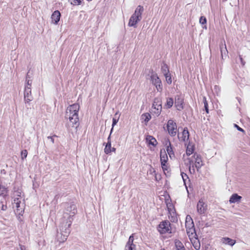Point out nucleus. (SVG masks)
<instances>
[{
    "instance_id": "11",
    "label": "nucleus",
    "mask_w": 250,
    "mask_h": 250,
    "mask_svg": "<svg viewBox=\"0 0 250 250\" xmlns=\"http://www.w3.org/2000/svg\"><path fill=\"white\" fill-rule=\"evenodd\" d=\"M207 209V206L202 200H200L197 205V211L199 214H204Z\"/></svg>"
},
{
    "instance_id": "16",
    "label": "nucleus",
    "mask_w": 250,
    "mask_h": 250,
    "mask_svg": "<svg viewBox=\"0 0 250 250\" xmlns=\"http://www.w3.org/2000/svg\"><path fill=\"white\" fill-rule=\"evenodd\" d=\"M24 99L25 103H29L33 100L31 95V89H29V88H24Z\"/></svg>"
},
{
    "instance_id": "24",
    "label": "nucleus",
    "mask_w": 250,
    "mask_h": 250,
    "mask_svg": "<svg viewBox=\"0 0 250 250\" xmlns=\"http://www.w3.org/2000/svg\"><path fill=\"white\" fill-rule=\"evenodd\" d=\"M151 115L148 113H144L142 115L141 119L142 122H145V124L146 125L147 122L151 119Z\"/></svg>"
},
{
    "instance_id": "3",
    "label": "nucleus",
    "mask_w": 250,
    "mask_h": 250,
    "mask_svg": "<svg viewBox=\"0 0 250 250\" xmlns=\"http://www.w3.org/2000/svg\"><path fill=\"white\" fill-rule=\"evenodd\" d=\"M14 200L13 202V208H15L16 214L22 215L24 212V199L21 196V192L20 191H15L14 193Z\"/></svg>"
},
{
    "instance_id": "30",
    "label": "nucleus",
    "mask_w": 250,
    "mask_h": 250,
    "mask_svg": "<svg viewBox=\"0 0 250 250\" xmlns=\"http://www.w3.org/2000/svg\"><path fill=\"white\" fill-rule=\"evenodd\" d=\"M173 104V100L171 98H168L167 100L166 106L167 108H169L172 106Z\"/></svg>"
},
{
    "instance_id": "12",
    "label": "nucleus",
    "mask_w": 250,
    "mask_h": 250,
    "mask_svg": "<svg viewBox=\"0 0 250 250\" xmlns=\"http://www.w3.org/2000/svg\"><path fill=\"white\" fill-rule=\"evenodd\" d=\"M152 112L157 116H159L162 110V105L161 102L155 100L152 105Z\"/></svg>"
},
{
    "instance_id": "44",
    "label": "nucleus",
    "mask_w": 250,
    "mask_h": 250,
    "mask_svg": "<svg viewBox=\"0 0 250 250\" xmlns=\"http://www.w3.org/2000/svg\"><path fill=\"white\" fill-rule=\"evenodd\" d=\"M234 126H235V127H236V128H237V129L238 130H239V131H242V132H244V130L242 128H241V127H239L238 125H237L236 124H234Z\"/></svg>"
},
{
    "instance_id": "45",
    "label": "nucleus",
    "mask_w": 250,
    "mask_h": 250,
    "mask_svg": "<svg viewBox=\"0 0 250 250\" xmlns=\"http://www.w3.org/2000/svg\"><path fill=\"white\" fill-rule=\"evenodd\" d=\"M47 138H48V139H50V141H51V142H52V143H54V139L53 138V137H51V136H48V137H47Z\"/></svg>"
},
{
    "instance_id": "2",
    "label": "nucleus",
    "mask_w": 250,
    "mask_h": 250,
    "mask_svg": "<svg viewBox=\"0 0 250 250\" xmlns=\"http://www.w3.org/2000/svg\"><path fill=\"white\" fill-rule=\"evenodd\" d=\"M77 212V209L75 205H71L67 208V212L64 213L62 218L61 220L59 225V231H68L70 233V227L73 221V216Z\"/></svg>"
},
{
    "instance_id": "18",
    "label": "nucleus",
    "mask_w": 250,
    "mask_h": 250,
    "mask_svg": "<svg viewBox=\"0 0 250 250\" xmlns=\"http://www.w3.org/2000/svg\"><path fill=\"white\" fill-rule=\"evenodd\" d=\"M183 99L179 96L175 97V105L178 110L183 108Z\"/></svg>"
},
{
    "instance_id": "23",
    "label": "nucleus",
    "mask_w": 250,
    "mask_h": 250,
    "mask_svg": "<svg viewBox=\"0 0 250 250\" xmlns=\"http://www.w3.org/2000/svg\"><path fill=\"white\" fill-rule=\"evenodd\" d=\"M168 160V157L165 150H161L160 152V160L161 163H167Z\"/></svg>"
},
{
    "instance_id": "39",
    "label": "nucleus",
    "mask_w": 250,
    "mask_h": 250,
    "mask_svg": "<svg viewBox=\"0 0 250 250\" xmlns=\"http://www.w3.org/2000/svg\"><path fill=\"white\" fill-rule=\"evenodd\" d=\"M82 0H72L71 4L74 5H78L81 4Z\"/></svg>"
},
{
    "instance_id": "17",
    "label": "nucleus",
    "mask_w": 250,
    "mask_h": 250,
    "mask_svg": "<svg viewBox=\"0 0 250 250\" xmlns=\"http://www.w3.org/2000/svg\"><path fill=\"white\" fill-rule=\"evenodd\" d=\"M194 158L195 159V167L198 170L203 165V163L200 156L198 154H194Z\"/></svg>"
},
{
    "instance_id": "7",
    "label": "nucleus",
    "mask_w": 250,
    "mask_h": 250,
    "mask_svg": "<svg viewBox=\"0 0 250 250\" xmlns=\"http://www.w3.org/2000/svg\"><path fill=\"white\" fill-rule=\"evenodd\" d=\"M150 80L153 84H154L158 91L162 90V84L160 78L156 73H152L150 76Z\"/></svg>"
},
{
    "instance_id": "43",
    "label": "nucleus",
    "mask_w": 250,
    "mask_h": 250,
    "mask_svg": "<svg viewBox=\"0 0 250 250\" xmlns=\"http://www.w3.org/2000/svg\"><path fill=\"white\" fill-rule=\"evenodd\" d=\"M118 122V119H115L114 118H113V119H112V127H113V126L117 124Z\"/></svg>"
},
{
    "instance_id": "4",
    "label": "nucleus",
    "mask_w": 250,
    "mask_h": 250,
    "mask_svg": "<svg viewBox=\"0 0 250 250\" xmlns=\"http://www.w3.org/2000/svg\"><path fill=\"white\" fill-rule=\"evenodd\" d=\"M144 7L141 5H139L136 8L134 13L130 17L128 25L130 27H136L137 24L141 21L142 18V14L144 12Z\"/></svg>"
},
{
    "instance_id": "47",
    "label": "nucleus",
    "mask_w": 250,
    "mask_h": 250,
    "mask_svg": "<svg viewBox=\"0 0 250 250\" xmlns=\"http://www.w3.org/2000/svg\"><path fill=\"white\" fill-rule=\"evenodd\" d=\"M190 168H191V166H190H190H189V170H190Z\"/></svg>"
},
{
    "instance_id": "1",
    "label": "nucleus",
    "mask_w": 250,
    "mask_h": 250,
    "mask_svg": "<svg viewBox=\"0 0 250 250\" xmlns=\"http://www.w3.org/2000/svg\"><path fill=\"white\" fill-rule=\"evenodd\" d=\"M80 105L78 104H74L67 107L65 114V119L68 121L67 122L68 127L77 128L79 125L78 112Z\"/></svg>"
},
{
    "instance_id": "41",
    "label": "nucleus",
    "mask_w": 250,
    "mask_h": 250,
    "mask_svg": "<svg viewBox=\"0 0 250 250\" xmlns=\"http://www.w3.org/2000/svg\"><path fill=\"white\" fill-rule=\"evenodd\" d=\"M17 250H28V249L25 246L20 244L19 245V248H18Z\"/></svg>"
},
{
    "instance_id": "29",
    "label": "nucleus",
    "mask_w": 250,
    "mask_h": 250,
    "mask_svg": "<svg viewBox=\"0 0 250 250\" xmlns=\"http://www.w3.org/2000/svg\"><path fill=\"white\" fill-rule=\"evenodd\" d=\"M7 188L3 186L0 185V195L5 197L7 195Z\"/></svg>"
},
{
    "instance_id": "10",
    "label": "nucleus",
    "mask_w": 250,
    "mask_h": 250,
    "mask_svg": "<svg viewBox=\"0 0 250 250\" xmlns=\"http://www.w3.org/2000/svg\"><path fill=\"white\" fill-rule=\"evenodd\" d=\"M69 234L68 231L64 232L59 230L56 235L57 241L60 243H64L67 240Z\"/></svg>"
},
{
    "instance_id": "22",
    "label": "nucleus",
    "mask_w": 250,
    "mask_h": 250,
    "mask_svg": "<svg viewBox=\"0 0 250 250\" xmlns=\"http://www.w3.org/2000/svg\"><path fill=\"white\" fill-rule=\"evenodd\" d=\"M194 237V236L193 237L191 236L189 238L194 249L196 250H199L200 249V243L197 238H193Z\"/></svg>"
},
{
    "instance_id": "42",
    "label": "nucleus",
    "mask_w": 250,
    "mask_h": 250,
    "mask_svg": "<svg viewBox=\"0 0 250 250\" xmlns=\"http://www.w3.org/2000/svg\"><path fill=\"white\" fill-rule=\"evenodd\" d=\"M166 163H161V165H162V167L163 169V170L165 171V170H167V165H166Z\"/></svg>"
},
{
    "instance_id": "28",
    "label": "nucleus",
    "mask_w": 250,
    "mask_h": 250,
    "mask_svg": "<svg viewBox=\"0 0 250 250\" xmlns=\"http://www.w3.org/2000/svg\"><path fill=\"white\" fill-rule=\"evenodd\" d=\"M194 151L193 146L189 143L187 146L186 154L187 155H190L193 153Z\"/></svg>"
},
{
    "instance_id": "34",
    "label": "nucleus",
    "mask_w": 250,
    "mask_h": 250,
    "mask_svg": "<svg viewBox=\"0 0 250 250\" xmlns=\"http://www.w3.org/2000/svg\"><path fill=\"white\" fill-rule=\"evenodd\" d=\"M0 204H1V210L3 211H5L7 209V205L6 202L5 201V204H4L3 201H1Z\"/></svg>"
},
{
    "instance_id": "38",
    "label": "nucleus",
    "mask_w": 250,
    "mask_h": 250,
    "mask_svg": "<svg viewBox=\"0 0 250 250\" xmlns=\"http://www.w3.org/2000/svg\"><path fill=\"white\" fill-rule=\"evenodd\" d=\"M181 176H182V179L183 180V181L184 182V184H185V185H186V181L187 179H188V175H187V174H186L184 172L181 173Z\"/></svg>"
},
{
    "instance_id": "6",
    "label": "nucleus",
    "mask_w": 250,
    "mask_h": 250,
    "mask_svg": "<svg viewBox=\"0 0 250 250\" xmlns=\"http://www.w3.org/2000/svg\"><path fill=\"white\" fill-rule=\"evenodd\" d=\"M158 230L161 234L171 233L172 228L170 222L167 220L162 221L159 225Z\"/></svg>"
},
{
    "instance_id": "8",
    "label": "nucleus",
    "mask_w": 250,
    "mask_h": 250,
    "mask_svg": "<svg viewBox=\"0 0 250 250\" xmlns=\"http://www.w3.org/2000/svg\"><path fill=\"white\" fill-rule=\"evenodd\" d=\"M167 129L168 133L171 136H175L177 132V128L176 124L172 120H169L167 122Z\"/></svg>"
},
{
    "instance_id": "13",
    "label": "nucleus",
    "mask_w": 250,
    "mask_h": 250,
    "mask_svg": "<svg viewBox=\"0 0 250 250\" xmlns=\"http://www.w3.org/2000/svg\"><path fill=\"white\" fill-rule=\"evenodd\" d=\"M61 17V13L58 10L55 11L52 14L51 23L54 24H57L58 22L60 21Z\"/></svg>"
},
{
    "instance_id": "33",
    "label": "nucleus",
    "mask_w": 250,
    "mask_h": 250,
    "mask_svg": "<svg viewBox=\"0 0 250 250\" xmlns=\"http://www.w3.org/2000/svg\"><path fill=\"white\" fill-rule=\"evenodd\" d=\"M203 103L204 104V107L205 108L206 111L207 113H208V104L206 98L205 97H204V98H203Z\"/></svg>"
},
{
    "instance_id": "27",
    "label": "nucleus",
    "mask_w": 250,
    "mask_h": 250,
    "mask_svg": "<svg viewBox=\"0 0 250 250\" xmlns=\"http://www.w3.org/2000/svg\"><path fill=\"white\" fill-rule=\"evenodd\" d=\"M146 140L149 144L152 145L153 146H156L157 144L156 140L151 136H147L146 138Z\"/></svg>"
},
{
    "instance_id": "31",
    "label": "nucleus",
    "mask_w": 250,
    "mask_h": 250,
    "mask_svg": "<svg viewBox=\"0 0 250 250\" xmlns=\"http://www.w3.org/2000/svg\"><path fill=\"white\" fill-rule=\"evenodd\" d=\"M162 71L163 74L165 75H167L169 73V70L168 68V66L166 64H164L162 66Z\"/></svg>"
},
{
    "instance_id": "25",
    "label": "nucleus",
    "mask_w": 250,
    "mask_h": 250,
    "mask_svg": "<svg viewBox=\"0 0 250 250\" xmlns=\"http://www.w3.org/2000/svg\"><path fill=\"white\" fill-rule=\"evenodd\" d=\"M175 247L177 250H185L183 243L179 240L176 239L174 241Z\"/></svg>"
},
{
    "instance_id": "20",
    "label": "nucleus",
    "mask_w": 250,
    "mask_h": 250,
    "mask_svg": "<svg viewBox=\"0 0 250 250\" xmlns=\"http://www.w3.org/2000/svg\"><path fill=\"white\" fill-rule=\"evenodd\" d=\"M221 242L225 245H228L230 246H233L236 243L235 240L232 239L229 237H223L221 239Z\"/></svg>"
},
{
    "instance_id": "37",
    "label": "nucleus",
    "mask_w": 250,
    "mask_h": 250,
    "mask_svg": "<svg viewBox=\"0 0 250 250\" xmlns=\"http://www.w3.org/2000/svg\"><path fill=\"white\" fill-rule=\"evenodd\" d=\"M165 77L166 78L167 83L168 84H171L172 83V80H171V78L170 76V74L169 73H168V74H167V75H165Z\"/></svg>"
},
{
    "instance_id": "19",
    "label": "nucleus",
    "mask_w": 250,
    "mask_h": 250,
    "mask_svg": "<svg viewBox=\"0 0 250 250\" xmlns=\"http://www.w3.org/2000/svg\"><path fill=\"white\" fill-rule=\"evenodd\" d=\"M220 51L222 59H224V58H226L227 57H228V51L225 42L224 43H222L221 45H220Z\"/></svg>"
},
{
    "instance_id": "40",
    "label": "nucleus",
    "mask_w": 250,
    "mask_h": 250,
    "mask_svg": "<svg viewBox=\"0 0 250 250\" xmlns=\"http://www.w3.org/2000/svg\"><path fill=\"white\" fill-rule=\"evenodd\" d=\"M167 151L169 154V156L171 157V154H172V148L170 146V143L169 142V146H167Z\"/></svg>"
},
{
    "instance_id": "32",
    "label": "nucleus",
    "mask_w": 250,
    "mask_h": 250,
    "mask_svg": "<svg viewBox=\"0 0 250 250\" xmlns=\"http://www.w3.org/2000/svg\"><path fill=\"white\" fill-rule=\"evenodd\" d=\"M199 22L200 24H201L202 25L205 24V26H203V28L207 29V26L206 25V24L207 23V20L205 17L202 16L200 17V18L199 19Z\"/></svg>"
},
{
    "instance_id": "14",
    "label": "nucleus",
    "mask_w": 250,
    "mask_h": 250,
    "mask_svg": "<svg viewBox=\"0 0 250 250\" xmlns=\"http://www.w3.org/2000/svg\"><path fill=\"white\" fill-rule=\"evenodd\" d=\"M189 135L188 128L185 127L184 129L182 134L181 135H178V137L180 141L186 142L188 141L189 139Z\"/></svg>"
},
{
    "instance_id": "15",
    "label": "nucleus",
    "mask_w": 250,
    "mask_h": 250,
    "mask_svg": "<svg viewBox=\"0 0 250 250\" xmlns=\"http://www.w3.org/2000/svg\"><path fill=\"white\" fill-rule=\"evenodd\" d=\"M134 236L133 234L130 236L128 241L127 242L125 247V250H134L135 245L133 244Z\"/></svg>"
},
{
    "instance_id": "36",
    "label": "nucleus",
    "mask_w": 250,
    "mask_h": 250,
    "mask_svg": "<svg viewBox=\"0 0 250 250\" xmlns=\"http://www.w3.org/2000/svg\"><path fill=\"white\" fill-rule=\"evenodd\" d=\"M27 155V151L26 149L23 150L21 152V158L23 160L26 158Z\"/></svg>"
},
{
    "instance_id": "48",
    "label": "nucleus",
    "mask_w": 250,
    "mask_h": 250,
    "mask_svg": "<svg viewBox=\"0 0 250 250\" xmlns=\"http://www.w3.org/2000/svg\"><path fill=\"white\" fill-rule=\"evenodd\" d=\"M165 250L163 249V250Z\"/></svg>"
},
{
    "instance_id": "46",
    "label": "nucleus",
    "mask_w": 250,
    "mask_h": 250,
    "mask_svg": "<svg viewBox=\"0 0 250 250\" xmlns=\"http://www.w3.org/2000/svg\"><path fill=\"white\" fill-rule=\"evenodd\" d=\"M240 61H241V62L242 63H243V59H242V58L241 56H240ZM243 64L244 65V64Z\"/></svg>"
},
{
    "instance_id": "26",
    "label": "nucleus",
    "mask_w": 250,
    "mask_h": 250,
    "mask_svg": "<svg viewBox=\"0 0 250 250\" xmlns=\"http://www.w3.org/2000/svg\"><path fill=\"white\" fill-rule=\"evenodd\" d=\"M116 149L114 147L111 148V143L109 141H108L106 145L105 146L104 148V152L106 154H108L110 153L111 151H115Z\"/></svg>"
},
{
    "instance_id": "35",
    "label": "nucleus",
    "mask_w": 250,
    "mask_h": 250,
    "mask_svg": "<svg viewBox=\"0 0 250 250\" xmlns=\"http://www.w3.org/2000/svg\"><path fill=\"white\" fill-rule=\"evenodd\" d=\"M32 81L30 80H26V83L25 85L24 88H29V89H31Z\"/></svg>"
},
{
    "instance_id": "21",
    "label": "nucleus",
    "mask_w": 250,
    "mask_h": 250,
    "mask_svg": "<svg viewBox=\"0 0 250 250\" xmlns=\"http://www.w3.org/2000/svg\"><path fill=\"white\" fill-rule=\"evenodd\" d=\"M242 199L241 196L238 195L236 193L233 194L230 197L229 202L230 203H239Z\"/></svg>"
},
{
    "instance_id": "5",
    "label": "nucleus",
    "mask_w": 250,
    "mask_h": 250,
    "mask_svg": "<svg viewBox=\"0 0 250 250\" xmlns=\"http://www.w3.org/2000/svg\"><path fill=\"white\" fill-rule=\"evenodd\" d=\"M185 225L187 229V233L189 237L194 236L195 235V230L193 220L191 216L188 215L186 216Z\"/></svg>"
},
{
    "instance_id": "9",
    "label": "nucleus",
    "mask_w": 250,
    "mask_h": 250,
    "mask_svg": "<svg viewBox=\"0 0 250 250\" xmlns=\"http://www.w3.org/2000/svg\"><path fill=\"white\" fill-rule=\"evenodd\" d=\"M167 206L168 211V218L171 221L174 222L176 219V213L174 206L170 203H167Z\"/></svg>"
}]
</instances>
